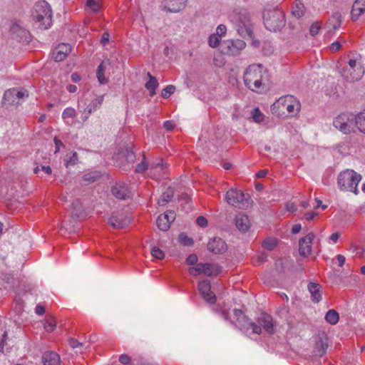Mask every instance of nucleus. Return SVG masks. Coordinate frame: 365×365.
Instances as JSON below:
<instances>
[{
	"instance_id": "9d476101",
	"label": "nucleus",
	"mask_w": 365,
	"mask_h": 365,
	"mask_svg": "<svg viewBox=\"0 0 365 365\" xmlns=\"http://www.w3.org/2000/svg\"><path fill=\"white\" fill-rule=\"evenodd\" d=\"M327 348V336L324 332H321L315 338V345L313 349V354L315 356L322 357L326 354Z\"/></svg>"
},
{
	"instance_id": "7ed1b4c3",
	"label": "nucleus",
	"mask_w": 365,
	"mask_h": 365,
	"mask_svg": "<svg viewBox=\"0 0 365 365\" xmlns=\"http://www.w3.org/2000/svg\"><path fill=\"white\" fill-rule=\"evenodd\" d=\"M32 18L38 23L42 30L48 29L52 24V11L49 4L45 1L37 2L32 11Z\"/></svg>"
},
{
	"instance_id": "cd10ccee",
	"label": "nucleus",
	"mask_w": 365,
	"mask_h": 365,
	"mask_svg": "<svg viewBox=\"0 0 365 365\" xmlns=\"http://www.w3.org/2000/svg\"><path fill=\"white\" fill-rule=\"evenodd\" d=\"M175 194V190L171 187L167 188V190L161 195L160 197L158 200V204L160 206H164L171 201Z\"/></svg>"
},
{
	"instance_id": "e433bc0d",
	"label": "nucleus",
	"mask_w": 365,
	"mask_h": 365,
	"mask_svg": "<svg viewBox=\"0 0 365 365\" xmlns=\"http://www.w3.org/2000/svg\"><path fill=\"white\" fill-rule=\"evenodd\" d=\"M230 44H231V46H229L228 47H229L230 52L232 54H235V51H234L235 48H236V51H237L245 48V47L246 46L245 42L244 41L240 40V39H237L235 41H232L230 42Z\"/></svg>"
},
{
	"instance_id": "f03ea898",
	"label": "nucleus",
	"mask_w": 365,
	"mask_h": 365,
	"mask_svg": "<svg viewBox=\"0 0 365 365\" xmlns=\"http://www.w3.org/2000/svg\"><path fill=\"white\" fill-rule=\"evenodd\" d=\"M266 69L262 64H252L248 66L244 73L245 86L252 91H257L262 86V80Z\"/></svg>"
},
{
	"instance_id": "9b49d317",
	"label": "nucleus",
	"mask_w": 365,
	"mask_h": 365,
	"mask_svg": "<svg viewBox=\"0 0 365 365\" xmlns=\"http://www.w3.org/2000/svg\"><path fill=\"white\" fill-rule=\"evenodd\" d=\"M176 214L173 210H168L163 215H160L157 219L156 224L158 227L162 231H167L170 225L175 220Z\"/></svg>"
},
{
	"instance_id": "09e8293b",
	"label": "nucleus",
	"mask_w": 365,
	"mask_h": 365,
	"mask_svg": "<svg viewBox=\"0 0 365 365\" xmlns=\"http://www.w3.org/2000/svg\"><path fill=\"white\" fill-rule=\"evenodd\" d=\"M321 29V22L315 21L314 22L309 29V33L312 36H314L317 35Z\"/></svg>"
},
{
	"instance_id": "aec40b11",
	"label": "nucleus",
	"mask_w": 365,
	"mask_h": 365,
	"mask_svg": "<svg viewBox=\"0 0 365 365\" xmlns=\"http://www.w3.org/2000/svg\"><path fill=\"white\" fill-rule=\"evenodd\" d=\"M10 32L12 35L19 41L23 40L24 38L26 40L28 31L21 27L19 24L14 22L11 24L10 27Z\"/></svg>"
},
{
	"instance_id": "49530a36",
	"label": "nucleus",
	"mask_w": 365,
	"mask_h": 365,
	"mask_svg": "<svg viewBox=\"0 0 365 365\" xmlns=\"http://www.w3.org/2000/svg\"><path fill=\"white\" fill-rule=\"evenodd\" d=\"M151 255L158 259H163L165 257L163 251L157 247H153L152 248Z\"/></svg>"
},
{
	"instance_id": "f8f14e48",
	"label": "nucleus",
	"mask_w": 365,
	"mask_h": 365,
	"mask_svg": "<svg viewBox=\"0 0 365 365\" xmlns=\"http://www.w3.org/2000/svg\"><path fill=\"white\" fill-rule=\"evenodd\" d=\"M314 238L313 232H310L305 237L301 238L299 241V255L304 257H307L312 252V244Z\"/></svg>"
},
{
	"instance_id": "6e6552de",
	"label": "nucleus",
	"mask_w": 365,
	"mask_h": 365,
	"mask_svg": "<svg viewBox=\"0 0 365 365\" xmlns=\"http://www.w3.org/2000/svg\"><path fill=\"white\" fill-rule=\"evenodd\" d=\"M277 106L286 109L291 115H296L300 110L299 101L292 95L280 97L277 101Z\"/></svg>"
},
{
	"instance_id": "473e14b6",
	"label": "nucleus",
	"mask_w": 365,
	"mask_h": 365,
	"mask_svg": "<svg viewBox=\"0 0 365 365\" xmlns=\"http://www.w3.org/2000/svg\"><path fill=\"white\" fill-rule=\"evenodd\" d=\"M305 13V7L300 1H296L293 7L292 14L297 18L302 17Z\"/></svg>"
},
{
	"instance_id": "3c124183",
	"label": "nucleus",
	"mask_w": 365,
	"mask_h": 365,
	"mask_svg": "<svg viewBox=\"0 0 365 365\" xmlns=\"http://www.w3.org/2000/svg\"><path fill=\"white\" fill-rule=\"evenodd\" d=\"M75 116H76V110L73 108H66L62 113V118L63 119L68 118H74Z\"/></svg>"
},
{
	"instance_id": "c756f323",
	"label": "nucleus",
	"mask_w": 365,
	"mask_h": 365,
	"mask_svg": "<svg viewBox=\"0 0 365 365\" xmlns=\"http://www.w3.org/2000/svg\"><path fill=\"white\" fill-rule=\"evenodd\" d=\"M220 272V268L217 264H203V273L207 276L217 275Z\"/></svg>"
},
{
	"instance_id": "4c0bfd02",
	"label": "nucleus",
	"mask_w": 365,
	"mask_h": 365,
	"mask_svg": "<svg viewBox=\"0 0 365 365\" xmlns=\"http://www.w3.org/2000/svg\"><path fill=\"white\" fill-rule=\"evenodd\" d=\"M121 153L125 158L128 162H133L135 160V153L133 150L132 146H128L123 149Z\"/></svg>"
},
{
	"instance_id": "412c9836",
	"label": "nucleus",
	"mask_w": 365,
	"mask_h": 365,
	"mask_svg": "<svg viewBox=\"0 0 365 365\" xmlns=\"http://www.w3.org/2000/svg\"><path fill=\"white\" fill-rule=\"evenodd\" d=\"M43 365H60V356L53 351H46L42 356Z\"/></svg>"
},
{
	"instance_id": "5fc2aeb1",
	"label": "nucleus",
	"mask_w": 365,
	"mask_h": 365,
	"mask_svg": "<svg viewBox=\"0 0 365 365\" xmlns=\"http://www.w3.org/2000/svg\"><path fill=\"white\" fill-rule=\"evenodd\" d=\"M143 159H145V155H143ZM148 163L145 162V160H143L140 163H139L136 168H135V172L137 173H143L144 171H145L146 170H148Z\"/></svg>"
},
{
	"instance_id": "13d9d810",
	"label": "nucleus",
	"mask_w": 365,
	"mask_h": 365,
	"mask_svg": "<svg viewBox=\"0 0 365 365\" xmlns=\"http://www.w3.org/2000/svg\"><path fill=\"white\" fill-rule=\"evenodd\" d=\"M197 224L201 227H205L207 225V220L202 216H199L196 220Z\"/></svg>"
},
{
	"instance_id": "1a4fd4ad",
	"label": "nucleus",
	"mask_w": 365,
	"mask_h": 365,
	"mask_svg": "<svg viewBox=\"0 0 365 365\" xmlns=\"http://www.w3.org/2000/svg\"><path fill=\"white\" fill-rule=\"evenodd\" d=\"M129 217L123 211L113 212L109 219V224L111 227L116 229H122L128 226L130 223Z\"/></svg>"
},
{
	"instance_id": "58836bf2",
	"label": "nucleus",
	"mask_w": 365,
	"mask_h": 365,
	"mask_svg": "<svg viewBox=\"0 0 365 365\" xmlns=\"http://www.w3.org/2000/svg\"><path fill=\"white\" fill-rule=\"evenodd\" d=\"M101 178V175L98 172H93L90 173L85 174L83 177V180L84 181L88 182V183L94 182L98 180Z\"/></svg>"
},
{
	"instance_id": "603ef678",
	"label": "nucleus",
	"mask_w": 365,
	"mask_h": 365,
	"mask_svg": "<svg viewBox=\"0 0 365 365\" xmlns=\"http://www.w3.org/2000/svg\"><path fill=\"white\" fill-rule=\"evenodd\" d=\"M252 118L255 122L260 123L263 120V114L258 108H255L252 111Z\"/></svg>"
},
{
	"instance_id": "c03bdc74",
	"label": "nucleus",
	"mask_w": 365,
	"mask_h": 365,
	"mask_svg": "<svg viewBox=\"0 0 365 365\" xmlns=\"http://www.w3.org/2000/svg\"><path fill=\"white\" fill-rule=\"evenodd\" d=\"M189 272L190 274L197 276L203 273V263H199L196 267L190 268Z\"/></svg>"
},
{
	"instance_id": "c85d7f7f",
	"label": "nucleus",
	"mask_w": 365,
	"mask_h": 365,
	"mask_svg": "<svg viewBox=\"0 0 365 365\" xmlns=\"http://www.w3.org/2000/svg\"><path fill=\"white\" fill-rule=\"evenodd\" d=\"M149 81L145 83V86L150 92V96H153L155 94V89L158 87V82L155 76H153L149 72L147 73Z\"/></svg>"
},
{
	"instance_id": "0eeeda50",
	"label": "nucleus",
	"mask_w": 365,
	"mask_h": 365,
	"mask_svg": "<svg viewBox=\"0 0 365 365\" xmlns=\"http://www.w3.org/2000/svg\"><path fill=\"white\" fill-rule=\"evenodd\" d=\"M355 115L349 113L339 114L334 120L333 125L344 134L354 131Z\"/></svg>"
},
{
	"instance_id": "a19ab883",
	"label": "nucleus",
	"mask_w": 365,
	"mask_h": 365,
	"mask_svg": "<svg viewBox=\"0 0 365 365\" xmlns=\"http://www.w3.org/2000/svg\"><path fill=\"white\" fill-rule=\"evenodd\" d=\"M277 244V240L273 237L267 238L263 243V247L267 250H272Z\"/></svg>"
},
{
	"instance_id": "6ab92c4d",
	"label": "nucleus",
	"mask_w": 365,
	"mask_h": 365,
	"mask_svg": "<svg viewBox=\"0 0 365 365\" xmlns=\"http://www.w3.org/2000/svg\"><path fill=\"white\" fill-rule=\"evenodd\" d=\"M259 324L269 334H272L275 332L274 324H273L272 317L270 315L262 314L259 318Z\"/></svg>"
},
{
	"instance_id": "f3484780",
	"label": "nucleus",
	"mask_w": 365,
	"mask_h": 365,
	"mask_svg": "<svg viewBox=\"0 0 365 365\" xmlns=\"http://www.w3.org/2000/svg\"><path fill=\"white\" fill-rule=\"evenodd\" d=\"M71 51V47L69 44H59L53 53L54 60L57 62L63 61Z\"/></svg>"
},
{
	"instance_id": "2f4dec72",
	"label": "nucleus",
	"mask_w": 365,
	"mask_h": 365,
	"mask_svg": "<svg viewBox=\"0 0 365 365\" xmlns=\"http://www.w3.org/2000/svg\"><path fill=\"white\" fill-rule=\"evenodd\" d=\"M16 89L12 88L7 90L5 91L4 95V103L9 104V105H14V104H19V102L16 101Z\"/></svg>"
},
{
	"instance_id": "37998d69",
	"label": "nucleus",
	"mask_w": 365,
	"mask_h": 365,
	"mask_svg": "<svg viewBox=\"0 0 365 365\" xmlns=\"http://www.w3.org/2000/svg\"><path fill=\"white\" fill-rule=\"evenodd\" d=\"M175 91V87L173 85H169L163 88L161 93L162 97L164 98H169Z\"/></svg>"
},
{
	"instance_id": "4be33fe9",
	"label": "nucleus",
	"mask_w": 365,
	"mask_h": 365,
	"mask_svg": "<svg viewBox=\"0 0 365 365\" xmlns=\"http://www.w3.org/2000/svg\"><path fill=\"white\" fill-rule=\"evenodd\" d=\"M365 11V0H356L351 9V19L356 21L359 16Z\"/></svg>"
},
{
	"instance_id": "a211bd4d",
	"label": "nucleus",
	"mask_w": 365,
	"mask_h": 365,
	"mask_svg": "<svg viewBox=\"0 0 365 365\" xmlns=\"http://www.w3.org/2000/svg\"><path fill=\"white\" fill-rule=\"evenodd\" d=\"M235 225L242 232L247 231L250 227V222L247 215L244 213H239L235 216Z\"/></svg>"
},
{
	"instance_id": "338daca9",
	"label": "nucleus",
	"mask_w": 365,
	"mask_h": 365,
	"mask_svg": "<svg viewBox=\"0 0 365 365\" xmlns=\"http://www.w3.org/2000/svg\"><path fill=\"white\" fill-rule=\"evenodd\" d=\"M163 127L165 130H168V131H170L172 130L174 127H175V125L174 123L170 121V120H167L163 124Z\"/></svg>"
},
{
	"instance_id": "bf43d9fd",
	"label": "nucleus",
	"mask_w": 365,
	"mask_h": 365,
	"mask_svg": "<svg viewBox=\"0 0 365 365\" xmlns=\"http://www.w3.org/2000/svg\"><path fill=\"white\" fill-rule=\"evenodd\" d=\"M248 324L250 325V327H252V331L255 333V334H260L261 331H262V328L261 327L262 326H259V325H257L256 324H255L254 322H250L248 323Z\"/></svg>"
},
{
	"instance_id": "ddd939ff",
	"label": "nucleus",
	"mask_w": 365,
	"mask_h": 365,
	"mask_svg": "<svg viewBox=\"0 0 365 365\" xmlns=\"http://www.w3.org/2000/svg\"><path fill=\"white\" fill-rule=\"evenodd\" d=\"M169 165L163 159H159L158 161H153L150 165V175L153 179L160 177L165 173L168 169Z\"/></svg>"
},
{
	"instance_id": "4468645a",
	"label": "nucleus",
	"mask_w": 365,
	"mask_h": 365,
	"mask_svg": "<svg viewBox=\"0 0 365 365\" xmlns=\"http://www.w3.org/2000/svg\"><path fill=\"white\" fill-rule=\"evenodd\" d=\"M198 289L205 301L210 304H215L216 302V296L214 292H211V285L209 280H202L198 284Z\"/></svg>"
},
{
	"instance_id": "79ce46f5",
	"label": "nucleus",
	"mask_w": 365,
	"mask_h": 365,
	"mask_svg": "<svg viewBox=\"0 0 365 365\" xmlns=\"http://www.w3.org/2000/svg\"><path fill=\"white\" fill-rule=\"evenodd\" d=\"M220 36L218 34H212L208 41L209 46L212 48H217L220 45Z\"/></svg>"
},
{
	"instance_id": "69168bd1",
	"label": "nucleus",
	"mask_w": 365,
	"mask_h": 365,
	"mask_svg": "<svg viewBox=\"0 0 365 365\" xmlns=\"http://www.w3.org/2000/svg\"><path fill=\"white\" fill-rule=\"evenodd\" d=\"M53 141H54V143H55V145H56V151H55V153H58L59 150H60V148L61 147H63L64 145L63 143L60 140H58L56 137L54 138L53 139Z\"/></svg>"
},
{
	"instance_id": "20e7f679",
	"label": "nucleus",
	"mask_w": 365,
	"mask_h": 365,
	"mask_svg": "<svg viewBox=\"0 0 365 365\" xmlns=\"http://www.w3.org/2000/svg\"><path fill=\"white\" fill-rule=\"evenodd\" d=\"M263 21L267 30L272 32L280 31L286 24L284 13L280 9L265 10Z\"/></svg>"
},
{
	"instance_id": "bb28decb",
	"label": "nucleus",
	"mask_w": 365,
	"mask_h": 365,
	"mask_svg": "<svg viewBox=\"0 0 365 365\" xmlns=\"http://www.w3.org/2000/svg\"><path fill=\"white\" fill-rule=\"evenodd\" d=\"M71 214L73 217L78 218L86 215L83 206L79 200H73L71 205Z\"/></svg>"
},
{
	"instance_id": "5701e85b",
	"label": "nucleus",
	"mask_w": 365,
	"mask_h": 365,
	"mask_svg": "<svg viewBox=\"0 0 365 365\" xmlns=\"http://www.w3.org/2000/svg\"><path fill=\"white\" fill-rule=\"evenodd\" d=\"M110 65V61L109 59H106L103 61L101 64L98 66L96 71V76L98 80L101 84H106L108 81L105 77L104 72L108 66Z\"/></svg>"
},
{
	"instance_id": "a18cd8bd",
	"label": "nucleus",
	"mask_w": 365,
	"mask_h": 365,
	"mask_svg": "<svg viewBox=\"0 0 365 365\" xmlns=\"http://www.w3.org/2000/svg\"><path fill=\"white\" fill-rule=\"evenodd\" d=\"M56 327L55 321L53 318L47 319L43 325L44 329L48 332H52Z\"/></svg>"
},
{
	"instance_id": "de8ad7c7",
	"label": "nucleus",
	"mask_w": 365,
	"mask_h": 365,
	"mask_svg": "<svg viewBox=\"0 0 365 365\" xmlns=\"http://www.w3.org/2000/svg\"><path fill=\"white\" fill-rule=\"evenodd\" d=\"M357 70L359 71L356 76H352L351 74V76H344L346 79L349 81H359L364 73V70L362 69L361 66L357 68Z\"/></svg>"
},
{
	"instance_id": "774afa93",
	"label": "nucleus",
	"mask_w": 365,
	"mask_h": 365,
	"mask_svg": "<svg viewBox=\"0 0 365 365\" xmlns=\"http://www.w3.org/2000/svg\"><path fill=\"white\" fill-rule=\"evenodd\" d=\"M109 41V34L108 32H105L103 34L101 42L102 44L105 45Z\"/></svg>"
},
{
	"instance_id": "4d7b16f0",
	"label": "nucleus",
	"mask_w": 365,
	"mask_h": 365,
	"mask_svg": "<svg viewBox=\"0 0 365 365\" xmlns=\"http://www.w3.org/2000/svg\"><path fill=\"white\" fill-rule=\"evenodd\" d=\"M68 343H69V345L73 348V349H76L78 347H81V346H83V344L79 342L77 339H74V338H70L68 339Z\"/></svg>"
},
{
	"instance_id": "0e129e2a",
	"label": "nucleus",
	"mask_w": 365,
	"mask_h": 365,
	"mask_svg": "<svg viewBox=\"0 0 365 365\" xmlns=\"http://www.w3.org/2000/svg\"><path fill=\"white\" fill-rule=\"evenodd\" d=\"M29 96V93L27 91H17L16 89V98L18 99H21V98H23L24 97H28Z\"/></svg>"
},
{
	"instance_id": "72a5a7b5",
	"label": "nucleus",
	"mask_w": 365,
	"mask_h": 365,
	"mask_svg": "<svg viewBox=\"0 0 365 365\" xmlns=\"http://www.w3.org/2000/svg\"><path fill=\"white\" fill-rule=\"evenodd\" d=\"M233 312H234V316L236 319L237 322H238L240 325L245 326V324H248L250 322L248 318L242 312V310L235 309Z\"/></svg>"
},
{
	"instance_id": "7c9ffc66",
	"label": "nucleus",
	"mask_w": 365,
	"mask_h": 365,
	"mask_svg": "<svg viewBox=\"0 0 365 365\" xmlns=\"http://www.w3.org/2000/svg\"><path fill=\"white\" fill-rule=\"evenodd\" d=\"M354 125L360 132L365 133V110L355 115Z\"/></svg>"
},
{
	"instance_id": "f704fd0d",
	"label": "nucleus",
	"mask_w": 365,
	"mask_h": 365,
	"mask_svg": "<svg viewBox=\"0 0 365 365\" xmlns=\"http://www.w3.org/2000/svg\"><path fill=\"white\" fill-rule=\"evenodd\" d=\"M339 314L334 309L329 310L326 315L325 319L330 324H336L339 322Z\"/></svg>"
},
{
	"instance_id": "423d86ee",
	"label": "nucleus",
	"mask_w": 365,
	"mask_h": 365,
	"mask_svg": "<svg viewBox=\"0 0 365 365\" xmlns=\"http://www.w3.org/2000/svg\"><path fill=\"white\" fill-rule=\"evenodd\" d=\"M225 200L229 205L239 209H245L250 205V196L235 188L227 190Z\"/></svg>"
},
{
	"instance_id": "dca6fc26",
	"label": "nucleus",
	"mask_w": 365,
	"mask_h": 365,
	"mask_svg": "<svg viewBox=\"0 0 365 365\" xmlns=\"http://www.w3.org/2000/svg\"><path fill=\"white\" fill-rule=\"evenodd\" d=\"M111 192L116 198L120 200H126L131 196L128 185L123 182L116 183L112 187Z\"/></svg>"
},
{
	"instance_id": "c9c22d12",
	"label": "nucleus",
	"mask_w": 365,
	"mask_h": 365,
	"mask_svg": "<svg viewBox=\"0 0 365 365\" xmlns=\"http://www.w3.org/2000/svg\"><path fill=\"white\" fill-rule=\"evenodd\" d=\"M103 98L104 96H101L92 101V102L86 108V110L88 111V115L91 114L93 111L96 110V108L103 103Z\"/></svg>"
},
{
	"instance_id": "8fccbe9b",
	"label": "nucleus",
	"mask_w": 365,
	"mask_h": 365,
	"mask_svg": "<svg viewBox=\"0 0 365 365\" xmlns=\"http://www.w3.org/2000/svg\"><path fill=\"white\" fill-rule=\"evenodd\" d=\"M78 162V154L76 152H73L72 156L69 157V158L66 159V167L68 168L69 165H74Z\"/></svg>"
},
{
	"instance_id": "680f3d73",
	"label": "nucleus",
	"mask_w": 365,
	"mask_h": 365,
	"mask_svg": "<svg viewBox=\"0 0 365 365\" xmlns=\"http://www.w3.org/2000/svg\"><path fill=\"white\" fill-rule=\"evenodd\" d=\"M226 26L223 24H220L216 29V34H218L220 37L226 33Z\"/></svg>"
},
{
	"instance_id": "6e6d98bb",
	"label": "nucleus",
	"mask_w": 365,
	"mask_h": 365,
	"mask_svg": "<svg viewBox=\"0 0 365 365\" xmlns=\"http://www.w3.org/2000/svg\"><path fill=\"white\" fill-rule=\"evenodd\" d=\"M197 262V256L195 254L190 255L187 259L186 262L187 264L194 265Z\"/></svg>"
},
{
	"instance_id": "a878e982",
	"label": "nucleus",
	"mask_w": 365,
	"mask_h": 365,
	"mask_svg": "<svg viewBox=\"0 0 365 365\" xmlns=\"http://www.w3.org/2000/svg\"><path fill=\"white\" fill-rule=\"evenodd\" d=\"M187 0H166L168 9L171 12H179L185 6Z\"/></svg>"
},
{
	"instance_id": "b1692460",
	"label": "nucleus",
	"mask_w": 365,
	"mask_h": 365,
	"mask_svg": "<svg viewBox=\"0 0 365 365\" xmlns=\"http://www.w3.org/2000/svg\"><path fill=\"white\" fill-rule=\"evenodd\" d=\"M308 289L311 293L312 301L314 302H319L322 299V286L319 284L310 282L308 284Z\"/></svg>"
},
{
	"instance_id": "393cba45",
	"label": "nucleus",
	"mask_w": 365,
	"mask_h": 365,
	"mask_svg": "<svg viewBox=\"0 0 365 365\" xmlns=\"http://www.w3.org/2000/svg\"><path fill=\"white\" fill-rule=\"evenodd\" d=\"M341 24V14L336 11L333 13L327 22V27L330 29L329 31H334L340 28Z\"/></svg>"
},
{
	"instance_id": "2eb2a0df",
	"label": "nucleus",
	"mask_w": 365,
	"mask_h": 365,
	"mask_svg": "<svg viewBox=\"0 0 365 365\" xmlns=\"http://www.w3.org/2000/svg\"><path fill=\"white\" fill-rule=\"evenodd\" d=\"M207 249L210 252L215 255H220L227 251V246L222 238L215 237L208 242Z\"/></svg>"
},
{
	"instance_id": "39448f33",
	"label": "nucleus",
	"mask_w": 365,
	"mask_h": 365,
	"mask_svg": "<svg viewBox=\"0 0 365 365\" xmlns=\"http://www.w3.org/2000/svg\"><path fill=\"white\" fill-rule=\"evenodd\" d=\"M361 180V175L353 170H346L339 173L338 185L341 190H349L355 195L359 193L357 185Z\"/></svg>"
},
{
	"instance_id": "f257e3e1",
	"label": "nucleus",
	"mask_w": 365,
	"mask_h": 365,
	"mask_svg": "<svg viewBox=\"0 0 365 365\" xmlns=\"http://www.w3.org/2000/svg\"><path fill=\"white\" fill-rule=\"evenodd\" d=\"M237 33L245 38H253V24L250 14L244 9H235L232 14Z\"/></svg>"
},
{
	"instance_id": "052dcab7",
	"label": "nucleus",
	"mask_w": 365,
	"mask_h": 365,
	"mask_svg": "<svg viewBox=\"0 0 365 365\" xmlns=\"http://www.w3.org/2000/svg\"><path fill=\"white\" fill-rule=\"evenodd\" d=\"M2 280L7 284H12L14 283V277L10 274H3Z\"/></svg>"
},
{
	"instance_id": "ea45409f",
	"label": "nucleus",
	"mask_w": 365,
	"mask_h": 365,
	"mask_svg": "<svg viewBox=\"0 0 365 365\" xmlns=\"http://www.w3.org/2000/svg\"><path fill=\"white\" fill-rule=\"evenodd\" d=\"M178 239L179 242L185 246H192L194 243L193 240L183 232L179 235Z\"/></svg>"
},
{
	"instance_id": "e2e57ef3",
	"label": "nucleus",
	"mask_w": 365,
	"mask_h": 365,
	"mask_svg": "<svg viewBox=\"0 0 365 365\" xmlns=\"http://www.w3.org/2000/svg\"><path fill=\"white\" fill-rule=\"evenodd\" d=\"M119 361L123 364H128L130 361V357L127 354H121L119 356Z\"/></svg>"
},
{
	"instance_id": "864d4df0",
	"label": "nucleus",
	"mask_w": 365,
	"mask_h": 365,
	"mask_svg": "<svg viewBox=\"0 0 365 365\" xmlns=\"http://www.w3.org/2000/svg\"><path fill=\"white\" fill-rule=\"evenodd\" d=\"M86 4L94 12L98 11L100 9V4L95 0H87Z\"/></svg>"
}]
</instances>
